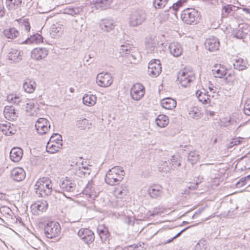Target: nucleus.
Returning a JSON list of instances; mask_svg holds the SVG:
<instances>
[{"label": "nucleus", "mask_w": 250, "mask_h": 250, "mask_svg": "<svg viewBox=\"0 0 250 250\" xmlns=\"http://www.w3.org/2000/svg\"><path fill=\"white\" fill-rule=\"evenodd\" d=\"M125 172L120 166H115L110 169L106 174L105 182L106 184L114 186L117 185L124 178Z\"/></svg>", "instance_id": "nucleus-1"}, {"label": "nucleus", "mask_w": 250, "mask_h": 250, "mask_svg": "<svg viewBox=\"0 0 250 250\" xmlns=\"http://www.w3.org/2000/svg\"><path fill=\"white\" fill-rule=\"evenodd\" d=\"M53 184L51 180L48 177H42L36 182L35 192L39 197H45L51 194L52 191Z\"/></svg>", "instance_id": "nucleus-2"}, {"label": "nucleus", "mask_w": 250, "mask_h": 250, "mask_svg": "<svg viewBox=\"0 0 250 250\" xmlns=\"http://www.w3.org/2000/svg\"><path fill=\"white\" fill-rule=\"evenodd\" d=\"M200 13L194 8H187L181 14V19L188 24H196L200 19Z\"/></svg>", "instance_id": "nucleus-3"}, {"label": "nucleus", "mask_w": 250, "mask_h": 250, "mask_svg": "<svg viewBox=\"0 0 250 250\" xmlns=\"http://www.w3.org/2000/svg\"><path fill=\"white\" fill-rule=\"evenodd\" d=\"M195 79V76L192 71L185 68L179 71L177 80L181 85L184 87L190 86V83Z\"/></svg>", "instance_id": "nucleus-4"}, {"label": "nucleus", "mask_w": 250, "mask_h": 250, "mask_svg": "<svg viewBox=\"0 0 250 250\" xmlns=\"http://www.w3.org/2000/svg\"><path fill=\"white\" fill-rule=\"evenodd\" d=\"M146 20L145 12L142 9H136L129 15L128 23L130 26L136 27L141 25Z\"/></svg>", "instance_id": "nucleus-5"}, {"label": "nucleus", "mask_w": 250, "mask_h": 250, "mask_svg": "<svg viewBox=\"0 0 250 250\" xmlns=\"http://www.w3.org/2000/svg\"><path fill=\"white\" fill-rule=\"evenodd\" d=\"M61 229L60 225L58 222H49L44 227L45 235L48 238H55L60 233Z\"/></svg>", "instance_id": "nucleus-6"}, {"label": "nucleus", "mask_w": 250, "mask_h": 250, "mask_svg": "<svg viewBox=\"0 0 250 250\" xmlns=\"http://www.w3.org/2000/svg\"><path fill=\"white\" fill-rule=\"evenodd\" d=\"M162 71L160 61L158 60H151L148 64L147 73L152 77H157Z\"/></svg>", "instance_id": "nucleus-7"}, {"label": "nucleus", "mask_w": 250, "mask_h": 250, "mask_svg": "<svg viewBox=\"0 0 250 250\" xmlns=\"http://www.w3.org/2000/svg\"><path fill=\"white\" fill-rule=\"evenodd\" d=\"M78 235L86 244H91L95 239L93 232L87 228L80 229L78 232Z\"/></svg>", "instance_id": "nucleus-8"}, {"label": "nucleus", "mask_w": 250, "mask_h": 250, "mask_svg": "<svg viewBox=\"0 0 250 250\" xmlns=\"http://www.w3.org/2000/svg\"><path fill=\"white\" fill-rule=\"evenodd\" d=\"M37 132L41 135L45 134L50 127L49 122L45 118H40L38 119L35 124Z\"/></svg>", "instance_id": "nucleus-9"}, {"label": "nucleus", "mask_w": 250, "mask_h": 250, "mask_svg": "<svg viewBox=\"0 0 250 250\" xmlns=\"http://www.w3.org/2000/svg\"><path fill=\"white\" fill-rule=\"evenodd\" d=\"M145 93L144 86L141 83H136L133 85L130 90V95L133 99L139 101L144 97Z\"/></svg>", "instance_id": "nucleus-10"}, {"label": "nucleus", "mask_w": 250, "mask_h": 250, "mask_svg": "<svg viewBox=\"0 0 250 250\" xmlns=\"http://www.w3.org/2000/svg\"><path fill=\"white\" fill-rule=\"evenodd\" d=\"M96 82L100 86L107 87L112 84L113 80L109 74L101 73L97 76Z\"/></svg>", "instance_id": "nucleus-11"}, {"label": "nucleus", "mask_w": 250, "mask_h": 250, "mask_svg": "<svg viewBox=\"0 0 250 250\" xmlns=\"http://www.w3.org/2000/svg\"><path fill=\"white\" fill-rule=\"evenodd\" d=\"M60 187L64 192H71L76 195L77 194L76 184L69 180H63L60 183Z\"/></svg>", "instance_id": "nucleus-12"}, {"label": "nucleus", "mask_w": 250, "mask_h": 250, "mask_svg": "<svg viewBox=\"0 0 250 250\" xmlns=\"http://www.w3.org/2000/svg\"><path fill=\"white\" fill-rule=\"evenodd\" d=\"M48 53V50L45 48H36L32 51L31 57L33 59L40 61L46 58Z\"/></svg>", "instance_id": "nucleus-13"}, {"label": "nucleus", "mask_w": 250, "mask_h": 250, "mask_svg": "<svg viewBox=\"0 0 250 250\" xmlns=\"http://www.w3.org/2000/svg\"><path fill=\"white\" fill-rule=\"evenodd\" d=\"M99 27L103 31L109 32L114 29L115 25L112 20L102 19L99 23Z\"/></svg>", "instance_id": "nucleus-14"}, {"label": "nucleus", "mask_w": 250, "mask_h": 250, "mask_svg": "<svg viewBox=\"0 0 250 250\" xmlns=\"http://www.w3.org/2000/svg\"><path fill=\"white\" fill-rule=\"evenodd\" d=\"M25 172L24 169L21 167L14 168L11 171V178L17 182H20L24 179Z\"/></svg>", "instance_id": "nucleus-15"}, {"label": "nucleus", "mask_w": 250, "mask_h": 250, "mask_svg": "<svg viewBox=\"0 0 250 250\" xmlns=\"http://www.w3.org/2000/svg\"><path fill=\"white\" fill-rule=\"evenodd\" d=\"M219 45L220 43L218 39L215 37L207 39L205 42L206 48L210 51H214L218 50Z\"/></svg>", "instance_id": "nucleus-16"}, {"label": "nucleus", "mask_w": 250, "mask_h": 250, "mask_svg": "<svg viewBox=\"0 0 250 250\" xmlns=\"http://www.w3.org/2000/svg\"><path fill=\"white\" fill-rule=\"evenodd\" d=\"M23 52L15 48L10 49L7 56L8 60L14 62H19L22 59Z\"/></svg>", "instance_id": "nucleus-17"}, {"label": "nucleus", "mask_w": 250, "mask_h": 250, "mask_svg": "<svg viewBox=\"0 0 250 250\" xmlns=\"http://www.w3.org/2000/svg\"><path fill=\"white\" fill-rule=\"evenodd\" d=\"M196 96L199 101L203 104H207L210 103V95L208 94L204 88L196 91Z\"/></svg>", "instance_id": "nucleus-18"}, {"label": "nucleus", "mask_w": 250, "mask_h": 250, "mask_svg": "<svg viewBox=\"0 0 250 250\" xmlns=\"http://www.w3.org/2000/svg\"><path fill=\"white\" fill-rule=\"evenodd\" d=\"M162 187L160 185H153L150 186L147 190V193L152 198H158L163 194Z\"/></svg>", "instance_id": "nucleus-19"}, {"label": "nucleus", "mask_w": 250, "mask_h": 250, "mask_svg": "<svg viewBox=\"0 0 250 250\" xmlns=\"http://www.w3.org/2000/svg\"><path fill=\"white\" fill-rule=\"evenodd\" d=\"M97 232L103 242L106 243L109 241L110 233L107 227L104 226H99L97 228Z\"/></svg>", "instance_id": "nucleus-20"}, {"label": "nucleus", "mask_w": 250, "mask_h": 250, "mask_svg": "<svg viewBox=\"0 0 250 250\" xmlns=\"http://www.w3.org/2000/svg\"><path fill=\"white\" fill-rule=\"evenodd\" d=\"M170 53L174 57L180 56L183 52L181 45L178 42H171L168 46Z\"/></svg>", "instance_id": "nucleus-21"}, {"label": "nucleus", "mask_w": 250, "mask_h": 250, "mask_svg": "<svg viewBox=\"0 0 250 250\" xmlns=\"http://www.w3.org/2000/svg\"><path fill=\"white\" fill-rule=\"evenodd\" d=\"M3 114L5 118L8 120H15L18 117V113L15 112V109L12 106H6Z\"/></svg>", "instance_id": "nucleus-22"}, {"label": "nucleus", "mask_w": 250, "mask_h": 250, "mask_svg": "<svg viewBox=\"0 0 250 250\" xmlns=\"http://www.w3.org/2000/svg\"><path fill=\"white\" fill-rule=\"evenodd\" d=\"M22 149L18 147H13L10 152V159L15 162L20 161L22 157Z\"/></svg>", "instance_id": "nucleus-23"}, {"label": "nucleus", "mask_w": 250, "mask_h": 250, "mask_svg": "<svg viewBox=\"0 0 250 250\" xmlns=\"http://www.w3.org/2000/svg\"><path fill=\"white\" fill-rule=\"evenodd\" d=\"M83 192L85 194L88 195V196L92 199H94L97 196V192L95 191L92 180L88 181Z\"/></svg>", "instance_id": "nucleus-24"}, {"label": "nucleus", "mask_w": 250, "mask_h": 250, "mask_svg": "<svg viewBox=\"0 0 250 250\" xmlns=\"http://www.w3.org/2000/svg\"><path fill=\"white\" fill-rule=\"evenodd\" d=\"M7 101L10 103L20 106H23L25 104V102L23 101L22 98L16 94L8 95L7 96Z\"/></svg>", "instance_id": "nucleus-25"}, {"label": "nucleus", "mask_w": 250, "mask_h": 250, "mask_svg": "<svg viewBox=\"0 0 250 250\" xmlns=\"http://www.w3.org/2000/svg\"><path fill=\"white\" fill-rule=\"evenodd\" d=\"M63 32L62 25L56 23L52 25L50 29V35L51 37L56 38L60 37Z\"/></svg>", "instance_id": "nucleus-26"}, {"label": "nucleus", "mask_w": 250, "mask_h": 250, "mask_svg": "<svg viewBox=\"0 0 250 250\" xmlns=\"http://www.w3.org/2000/svg\"><path fill=\"white\" fill-rule=\"evenodd\" d=\"M161 105L164 108L172 110L176 106V101L171 98H166L162 99L160 102Z\"/></svg>", "instance_id": "nucleus-27"}, {"label": "nucleus", "mask_w": 250, "mask_h": 250, "mask_svg": "<svg viewBox=\"0 0 250 250\" xmlns=\"http://www.w3.org/2000/svg\"><path fill=\"white\" fill-rule=\"evenodd\" d=\"M36 87V83L35 81L32 80L27 79L25 80L23 84V88L25 92L28 93H33Z\"/></svg>", "instance_id": "nucleus-28"}, {"label": "nucleus", "mask_w": 250, "mask_h": 250, "mask_svg": "<svg viewBox=\"0 0 250 250\" xmlns=\"http://www.w3.org/2000/svg\"><path fill=\"white\" fill-rule=\"evenodd\" d=\"M216 69H213V74L215 77L221 78L227 74V68L221 64H216L214 66Z\"/></svg>", "instance_id": "nucleus-29"}, {"label": "nucleus", "mask_w": 250, "mask_h": 250, "mask_svg": "<svg viewBox=\"0 0 250 250\" xmlns=\"http://www.w3.org/2000/svg\"><path fill=\"white\" fill-rule=\"evenodd\" d=\"M43 41V37L39 34H33L31 35L30 37L26 39L22 43L25 44H32L38 43L41 42Z\"/></svg>", "instance_id": "nucleus-30"}, {"label": "nucleus", "mask_w": 250, "mask_h": 250, "mask_svg": "<svg viewBox=\"0 0 250 250\" xmlns=\"http://www.w3.org/2000/svg\"><path fill=\"white\" fill-rule=\"evenodd\" d=\"M113 0H93V2L97 9L102 10L107 8L112 2Z\"/></svg>", "instance_id": "nucleus-31"}, {"label": "nucleus", "mask_w": 250, "mask_h": 250, "mask_svg": "<svg viewBox=\"0 0 250 250\" xmlns=\"http://www.w3.org/2000/svg\"><path fill=\"white\" fill-rule=\"evenodd\" d=\"M62 144H57L51 142H48L46 145V151L47 152L52 154L59 151L62 147Z\"/></svg>", "instance_id": "nucleus-32"}, {"label": "nucleus", "mask_w": 250, "mask_h": 250, "mask_svg": "<svg viewBox=\"0 0 250 250\" xmlns=\"http://www.w3.org/2000/svg\"><path fill=\"white\" fill-rule=\"evenodd\" d=\"M91 172V168L88 167L82 166L76 170V174L80 177H87Z\"/></svg>", "instance_id": "nucleus-33"}, {"label": "nucleus", "mask_w": 250, "mask_h": 250, "mask_svg": "<svg viewBox=\"0 0 250 250\" xmlns=\"http://www.w3.org/2000/svg\"><path fill=\"white\" fill-rule=\"evenodd\" d=\"M21 0H6V5L9 10H14L21 7Z\"/></svg>", "instance_id": "nucleus-34"}, {"label": "nucleus", "mask_w": 250, "mask_h": 250, "mask_svg": "<svg viewBox=\"0 0 250 250\" xmlns=\"http://www.w3.org/2000/svg\"><path fill=\"white\" fill-rule=\"evenodd\" d=\"M96 97L92 94H85L83 98V104L88 106L94 105L96 103Z\"/></svg>", "instance_id": "nucleus-35"}, {"label": "nucleus", "mask_w": 250, "mask_h": 250, "mask_svg": "<svg viewBox=\"0 0 250 250\" xmlns=\"http://www.w3.org/2000/svg\"><path fill=\"white\" fill-rule=\"evenodd\" d=\"M248 63L242 59L236 60L233 63V66L235 69L242 71L246 69L248 67Z\"/></svg>", "instance_id": "nucleus-36"}, {"label": "nucleus", "mask_w": 250, "mask_h": 250, "mask_svg": "<svg viewBox=\"0 0 250 250\" xmlns=\"http://www.w3.org/2000/svg\"><path fill=\"white\" fill-rule=\"evenodd\" d=\"M3 33L5 36L11 39H16L19 35V31L14 28H10L4 31Z\"/></svg>", "instance_id": "nucleus-37"}, {"label": "nucleus", "mask_w": 250, "mask_h": 250, "mask_svg": "<svg viewBox=\"0 0 250 250\" xmlns=\"http://www.w3.org/2000/svg\"><path fill=\"white\" fill-rule=\"evenodd\" d=\"M157 125L160 127H165L168 123V117L164 115H159L155 120Z\"/></svg>", "instance_id": "nucleus-38"}, {"label": "nucleus", "mask_w": 250, "mask_h": 250, "mask_svg": "<svg viewBox=\"0 0 250 250\" xmlns=\"http://www.w3.org/2000/svg\"><path fill=\"white\" fill-rule=\"evenodd\" d=\"M188 161L192 165L196 164L200 159V155L198 152L191 151L188 155Z\"/></svg>", "instance_id": "nucleus-39"}, {"label": "nucleus", "mask_w": 250, "mask_h": 250, "mask_svg": "<svg viewBox=\"0 0 250 250\" xmlns=\"http://www.w3.org/2000/svg\"><path fill=\"white\" fill-rule=\"evenodd\" d=\"M131 47L128 43H125L121 45L119 51L120 56L122 57H126L127 55H129L131 53Z\"/></svg>", "instance_id": "nucleus-40"}, {"label": "nucleus", "mask_w": 250, "mask_h": 250, "mask_svg": "<svg viewBox=\"0 0 250 250\" xmlns=\"http://www.w3.org/2000/svg\"><path fill=\"white\" fill-rule=\"evenodd\" d=\"M189 117L198 119L201 117L200 110L196 106H193L189 108L188 110Z\"/></svg>", "instance_id": "nucleus-41"}, {"label": "nucleus", "mask_w": 250, "mask_h": 250, "mask_svg": "<svg viewBox=\"0 0 250 250\" xmlns=\"http://www.w3.org/2000/svg\"><path fill=\"white\" fill-rule=\"evenodd\" d=\"M1 131L3 134L7 136L14 134L16 131L14 128L13 125H12L11 126L10 123L4 125L3 128L1 129Z\"/></svg>", "instance_id": "nucleus-42"}, {"label": "nucleus", "mask_w": 250, "mask_h": 250, "mask_svg": "<svg viewBox=\"0 0 250 250\" xmlns=\"http://www.w3.org/2000/svg\"><path fill=\"white\" fill-rule=\"evenodd\" d=\"M48 207V203L45 200H42L38 202L37 203L35 204L32 206L33 208H37V210L40 212H43L46 210Z\"/></svg>", "instance_id": "nucleus-43"}, {"label": "nucleus", "mask_w": 250, "mask_h": 250, "mask_svg": "<svg viewBox=\"0 0 250 250\" xmlns=\"http://www.w3.org/2000/svg\"><path fill=\"white\" fill-rule=\"evenodd\" d=\"M158 44V42L157 41L155 40L154 39H151L149 41H147L146 44L147 51L150 53L153 52L157 46Z\"/></svg>", "instance_id": "nucleus-44"}, {"label": "nucleus", "mask_w": 250, "mask_h": 250, "mask_svg": "<svg viewBox=\"0 0 250 250\" xmlns=\"http://www.w3.org/2000/svg\"><path fill=\"white\" fill-rule=\"evenodd\" d=\"M233 7H234V6L232 4H227L223 6L222 8V18H227L232 12Z\"/></svg>", "instance_id": "nucleus-45"}, {"label": "nucleus", "mask_w": 250, "mask_h": 250, "mask_svg": "<svg viewBox=\"0 0 250 250\" xmlns=\"http://www.w3.org/2000/svg\"><path fill=\"white\" fill-rule=\"evenodd\" d=\"M76 125L81 129H85L86 128H89L88 120L85 118H80L77 121Z\"/></svg>", "instance_id": "nucleus-46"}, {"label": "nucleus", "mask_w": 250, "mask_h": 250, "mask_svg": "<svg viewBox=\"0 0 250 250\" xmlns=\"http://www.w3.org/2000/svg\"><path fill=\"white\" fill-rule=\"evenodd\" d=\"M127 189L125 187L117 188L115 190V195L120 198H123L127 194Z\"/></svg>", "instance_id": "nucleus-47"}, {"label": "nucleus", "mask_w": 250, "mask_h": 250, "mask_svg": "<svg viewBox=\"0 0 250 250\" xmlns=\"http://www.w3.org/2000/svg\"><path fill=\"white\" fill-rule=\"evenodd\" d=\"M84 20L82 18L75 19L72 21V25L76 30H80L83 26L84 23Z\"/></svg>", "instance_id": "nucleus-48"}, {"label": "nucleus", "mask_w": 250, "mask_h": 250, "mask_svg": "<svg viewBox=\"0 0 250 250\" xmlns=\"http://www.w3.org/2000/svg\"><path fill=\"white\" fill-rule=\"evenodd\" d=\"M159 164L158 169L160 171L167 172L170 171V168L169 167L168 163L167 161H162Z\"/></svg>", "instance_id": "nucleus-49"}, {"label": "nucleus", "mask_w": 250, "mask_h": 250, "mask_svg": "<svg viewBox=\"0 0 250 250\" xmlns=\"http://www.w3.org/2000/svg\"><path fill=\"white\" fill-rule=\"evenodd\" d=\"M49 142L57 144H62V137L59 134L54 133L50 137Z\"/></svg>", "instance_id": "nucleus-50"}, {"label": "nucleus", "mask_w": 250, "mask_h": 250, "mask_svg": "<svg viewBox=\"0 0 250 250\" xmlns=\"http://www.w3.org/2000/svg\"><path fill=\"white\" fill-rule=\"evenodd\" d=\"M247 35V33L243 32V30L239 29L235 31L233 33V36L238 39L244 40Z\"/></svg>", "instance_id": "nucleus-51"}, {"label": "nucleus", "mask_w": 250, "mask_h": 250, "mask_svg": "<svg viewBox=\"0 0 250 250\" xmlns=\"http://www.w3.org/2000/svg\"><path fill=\"white\" fill-rule=\"evenodd\" d=\"M167 2V0H153V5L155 8H162Z\"/></svg>", "instance_id": "nucleus-52"}, {"label": "nucleus", "mask_w": 250, "mask_h": 250, "mask_svg": "<svg viewBox=\"0 0 250 250\" xmlns=\"http://www.w3.org/2000/svg\"><path fill=\"white\" fill-rule=\"evenodd\" d=\"M250 180V175H248L246 177L241 178L237 183L236 184V187L237 188H240L244 187L247 184V180Z\"/></svg>", "instance_id": "nucleus-53"}, {"label": "nucleus", "mask_w": 250, "mask_h": 250, "mask_svg": "<svg viewBox=\"0 0 250 250\" xmlns=\"http://www.w3.org/2000/svg\"><path fill=\"white\" fill-rule=\"evenodd\" d=\"M21 28L25 31L29 32L30 29V23L27 19H24L21 21Z\"/></svg>", "instance_id": "nucleus-54"}, {"label": "nucleus", "mask_w": 250, "mask_h": 250, "mask_svg": "<svg viewBox=\"0 0 250 250\" xmlns=\"http://www.w3.org/2000/svg\"><path fill=\"white\" fill-rule=\"evenodd\" d=\"M206 242L203 240H200L195 248V250H206Z\"/></svg>", "instance_id": "nucleus-55"}, {"label": "nucleus", "mask_w": 250, "mask_h": 250, "mask_svg": "<svg viewBox=\"0 0 250 250\" xmlns=\"http://www.w3.org/2000/svg\"><path fill=\"white\" fill-rule=\"evenodd\" d=\"M180 157L178 155H173L171 157V159H170L172 166L173 167L177 166H181V163L180 162Z\"/></svg>", "instance_id": "nucleus-56"}, {"label": "nucleus", "mask_w": 250, "mask_h": 250, "mask_svg": "<svg viewBox=\"0 0 250 250\" xmlns=\"http://www.w3.org/2000/svg\"><path fill=\"white\" fill-rule=\"evenodd\" d=\"M188 0H178L176 2L173 3L172 6V9L177 11L179 7H181L184 3H187Z\"/></svg>", "instance_id": "nucleus-57"}, {"label": "nucleus", "mask_w": 250, "mask_h": 250, "mask_svg": "<svg viewBox=\"0 0 250 250\" xmlns=\"http://www.w3.org/2000/svg\"><path fill=\"white\" fill-rule=\"evenodd\" d=\"M243 111L245 114L250 116V100H247L244 104Z\"/></svg>", "instance_id": "nucleus-58"}, {"label": "nucleus", "mask_w": 250, "mask_h": 250, "mask_svg": "<svg viewBox=\"0 0 250 250\" xmlns=\"http://www.w3.org/2000/svg\"><path fill=\"white\" fill-rule=\"evenodd\" d=\"M142 248L141 245L134 244L125 247L123 250H142Z\"/></svg>", "instance_id": "nucleus-59"}, {"label": "nucleus", "mask_w": 250, "mask_h": 250, "mask_svg": "<svg viewBox=\"0 0 250 250\" xmlns=\"http://www.w3.org/2000/svg\"><path fill=\"white\" fill-rule=\"evenodd\" d=\"M200 169L202 174L209 173L211 171V169L209 168V164H208L201 165Z\"/></svg>", "instance_id": "nucleus-60"}, {"label": "nucleus", "mask_w": 250, "mask_h": 250, "mask_svg": "<svg viewBox=\"0 0 250 250\" xmlns=\"http://www.w3.org/2000/svg\"><path fill=\"white\" fill-rule=\"evenodd\" d=\"M168 14L166 12H164L159 14L158 19L160 22L162 23L166 21L168 18Z\"/></svg>", "instance_id": "nucleus-61"}, {"label": "nucleus", "mask_w": 250, "mask_h": 250, "mask_svg": "<svg viewBox=\"0 0 250 250\" xmlns=\"http://www.w3.org/2000/svg\"><path fill=\"white\" fill-rule=\"evenodd\" d=\"M164 212V208L160 207H156L154 208L152 213L150 214L151 216H154L159 213H161Z\"/></svg>", "instance_id": "nucleus-62"}, {"label": "nucleus", "mask_w": 250, "mask_h": 250, "mask_svg": "<svg viewBox=\"0 0 250 250\" xmlns=\"http://www.w3.org/2000/svg\"><path fill=\"white\" fill-rule=\"evenodd\" d=\"M26 111L28 112L32 110L35 106V104L33 102H29L26 104Z\"/></svg>", "instance_id": "nucleus-63"}, {"label": "nucleus", "mask_w": 250, "mask_h": 250, "mask_svg": "<svg viewBox=\"0 0 250 250\" xmlns=\"http://www.w3.org/2000/svg\"><path fill=\"white\" fill-rule=\"evenodd\" d=\"M0 211L1 212H4L8 214H9L10 212H11L10 208L6 206L1 207L0 208Z\"/></svg>", "instance_id": "nucleus-64"}]
</instances>
